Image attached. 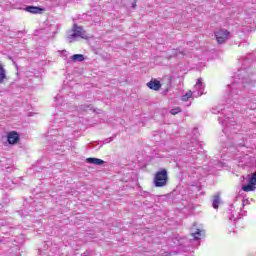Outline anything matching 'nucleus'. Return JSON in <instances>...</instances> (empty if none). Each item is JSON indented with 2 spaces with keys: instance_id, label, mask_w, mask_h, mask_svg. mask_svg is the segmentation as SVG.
I'll list each match as a JSON object with an SVG mask.
<instances>
[{
  "instance_id": "obj_15",
  "label": "nucleus",
  "mask_w": 256,
  "mask_h": 256,
  "mask_svg": "<svg viewBox=\"0 0 256 256\" xmlns=\"http://www.w3.org/2000/svg\"><path fill=\"white\" fill-rule=\"evenodd\" d=\"M248 183L251 185H256V171L252 174V176L249 178Z\"/></svg>"
},
{
  "instance_id": "obj_3",
  "label": "nucleus",
  "mask_w": 256,
  "mask_h": 256,
  "mask_svg": "<svg viewBox=\"0 0 256 256\" xmlns=\"http://www.w3.org/2000/svg\"><path fill=\"white\" fill-rule=\"evenodd\" d=\"M78 37H80V39H90L91 36H89V34H87L85 30H83V27L77 26V24H74L72 28V34L68 36V41L70 43H73V41H76Z\"/></svg>"
},
{
  "instance_id": "obj_17",
  "label": "nucleus",
  "mask_w": 256,
  "mask_h": 256,
  "mask_svg": "<svg viewBox=\"0 0 256 256\" xmlns=\"http://www.w3.org/2000/svg\"><path fill=\"white\" fill-rule=\"evenodd\" d=\"M194 239H201V230H197L195 233L192 234Z\"/></svg>"
},
{
  "instance_id": "obj_12",
  "label": "nucleus",
  "mask_w": 256,
  "mask_h": 256,
  "mask_svg": "<svg viewBox=\"0 0 256 256\" xmlns=\"http://www.w3.org/2000/svg\"><path fill=\"white\" fill-rule=\"evenodd\" d=\"M5 79H7V72L5 68H3V65L0 64V83H3Z\"/></svg>"
},
{
  "instance_id": "obj_8",
  "label": "nucleus",
  "mask_w": 256,
  "mask_h": 256,
  "mask_svg": "<svg viewBox=\"0 0 256 256\" xmlns=\"http://www.w3.org/2000/svg\"><path fill=\"white\" fill-rule=\"evenodd\" d=\"M185 55L183 51L178 49H172L170 52H168V58L171 59V57H183Z\"/></svg>"
},
{
  "instance_id": "obj_5",
  "label": "nucleus",
  "mask_w": 256,
  "mask_h": 256,
  "mask_svg": "<svg viewBox=\"0 0 256 256\" xmlns=\"http://www.w3.org/2000/svg\"><path fill=\"white\" fill-rule=\"evenodd\" d=\"M216 41L219 45H223L229 39V31L227 30H219L215 32Z\"/></svg>"
},
{
  "instance_id": "obj_7",
  "label": "nucleus",
  "mask_w": 256,
  "mask_h": 256,
  "mask_svg": "<svg viewBox=\"0 0 256 256\" xmlns=\"http://www.w3.org/2000/svg\"><path fill=\"white\" fill-rule=\"evenodd\" d=\"M147 88L151 89L152 91H159L161 89V81L152 78L147 84Z\"/></svg>"
},
{
  "instance_id": "obj_13",
  "label": "nucleus",
  "mask_w": 256,
  "mask_h": 256,
  "mask_svg": "<svg viewBox=\"0 0 256 256\" xmlns=\"http://www.w3.org/2000/svg\"><path fill=\"white\" fill-rule=\"evenodd\" d=\"M242 191H245V193H249L251 191H255V185L254 184H247V185H244L242 186Z\"/></svg>"
},
{
  "instance_id": "obj_16",
  "label": "nucleus",
  "mask_w": 256,
  "mask_h": 256,
  "mask_svg": "<svg viewBox=\"0 0 256 256\" xmlns=\"http://www.w3.org/2000/svg\"><path fill=\"white\" fill-rule=\"evenodd\" d=\"M181 107H175V108H172L170 113L171 115H178V113H181Z\"/></svg>"
},
{
  "instance_id": "obj_18",
  "label": "nucleus",
  "mask_w": 256,
  "mask_h": 256,
  "mask_svg": "<svg viewBox=\"0 0 256 256\" xmlns=\"http://www.w3.org/2000/svg\"><path fill=\"white\" fill-rule=\"evenodd\" d=\"M170 88H171V82H168L167 89L164 90V93H167Z\"/></svg>"
},
{
  "instance_id": "obj_4",
  "label": "nucleus",
  "mask_w": 256,
  "mask_h": 256,
  "mask_svg": "<svg viewBox=\"0 0 256 256\" xmlns=\"http://www.w3.org/2000/svg\"><path fill=\"white\" fill-rule=\"evenodd\" d=\"M203 91H205V88H203V82H201V79H198L193 90L186 92L184 97H201V95H205V92Z\"/></svg>"
},
{
  "instance_id": "obj_1",
  "label": "nucleus",
  "mask_w": 256,
  "mask_h": 256,
  "mask_svg": "<svg viewBox=\"0 0 256 256\" xmlns=\"http://www.w3.org/2000/svg\"><path fill=\"white\" fill-rule=\"evenodd\" d=\"M255 77L247 75L245 70H239L237 76L234 78V82L227 86L228 95L232 97H243L249 93L255 87Z\"/></svg>"
},
{
  "instance_id": "obj_2",
  "label": "nucleus",
  "mask_w": 256,
  "mask_h": 256,
  "mask_svg": "<svg viewBox=\"0 0 256 256\" xmlns=\"http://www.w3.org/2000/svg\"><path fill=\"white\" fill-rule=\"evenodd\" d=\"M153 183L156 187H165L169 183V175L167 169L163 168L157 171L154 175Z\"/></svg>"
},
{
  "instance_id": "obj_6",
  "label": "nucleus",
  "mask_w": 256,
  "mask_h": 256,
  "mask_svg": "<svg viewBox=\"0 0 256 256\" xmlns=\"http://www.w3.org/2000/svg\"><path fill=\"white\" fill-rule=\"evenodd\" d=\"M7 141L9 145H17L19 143V133L17 131H11L7 134Z\"/></svg>"
},
{
  "instance_id": "obj_10",
  "label": "nucleus",
  "mask_w": 256,
  "mask_h": 256,
  "mask_svg": "<svg viewBox=\"0 0 256 256\" xmlns=\"http://www.w3.org/2000/svg\"><path fill=\"white\" fill-rule=\"evenodd\" d=\"M220 203H221V196H219V194L214 195L213 204H212L213 209H219Z\"/></svg>"
},
{
  "instance_id": "obj_19",
  "label": "nucleus",
  "mask_w": 256,
  "mask_h": 256,
  "mask_svg": "<svg viewBox=\"0 0 256 256\" xmlns=\"http://www.w3.org/2000/svg\"><path fill=\"white\" fill-rule=\"evenodd\" d=\"M137 7V2H132V9H135Z\"/></svg>"
},
{
  "instance_id": "obj_14",
  "label": "nucleus",
  "mask_w": 256,
  "mask_h": 256,
  "mask_svg": "<svg viewBox=\"0 0 256 256\" xmlns=\"http://www.w3.org/2000/svg\"><path fill=\"white\" fill-rule=\"evenodd\" d=\"M71 59L72 61H75V62L77 61L81 62V61H85V56L82 54H74L73 56H71Z\"/></svg>"
},
{
  "instance_id": "obj_9",
  "label": "nucleus",
  "mask_w": 256,
  "mask_h": 256,
  "mask_svg": "<svg viewBox=\"0 0 256 256\" xmlns=\"http://www.w3.org/2000/svg\"><path fill=\"white\" fill-rule=\"evenodd\" d=\"M26 11L28 13H33L34 15H37V14L41 13L43 11V9L40 7H37V6H28V7H26Z\"/></svg>"
},
{
  "instance_id": "obj_11",
  "label": "nucleus",
  "mask_w": 256,
  "mask_h": 256,
  "mask_svg": "<svg viewBox=\"0 0 256 256\" xmlns=\"http://www.w3.org/2000/svg\"><path fill=\"white\" fill-rule=\"evenodd\" d=\"M87 163H91L92 165H103L104 161L99 158H87Z\"/></svg>"
}]
</instances>
